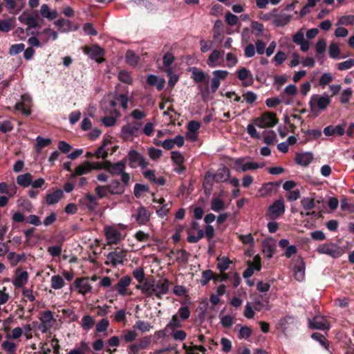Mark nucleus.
<instances>
[{"mask_svg": "<svg viewBox=\"0 0 354 354\" xmlns=\"http://www.w3.org/2000/svg\"><path fill=\"white\" fill-rule=\"evenodd\" d=\"M113 99L116 100V102H119L120 103L121 106L126 109L128 107V102H129V96L127 94L119 93L118 92H115L113 93Z\"/></svg>", "mask_w": 354, "mask_h": 354, "instance_id": "nucleus-33", "label": "nucleus"}, {"mask_svg": "<svg viewBox=\"0 0 354 354\" xmlns=\"http://www.w3.org/2000/svg\"><path fill=\"white\" fill-rule=\"evenodd\" d=\"M149 187L148 185L136 183L134 185L133 194L136 198H140L142 196V192H149Z\"/></svg>", "mask_w": 354, "mask_h": 354, "instance_id": "nucleus-45", "label": "nucleus"}, {"mask_svg": "<svg viewBox=\"0 0 354 354\" xmlns=\"http://www.w3.org/2000/svg\"><path fill=\"white\" fill-rule=\"evenodd\" d=\"M28 279V272L26 271H23L13 280V285L16 288H21L27 283Z\"/></svg>", "mask_w": 354, "mask_h": 354, "instance_id": "nucleus-30", "label": "nucleus"}, {"mask_svg": "<svg viewBox=\"0 0 354 354\" xmlns=\"http://www.w3.org/2000/svg\"><path fill=\"white\" fill-rule=\"evenodd\" d=\"M51 288L55 290L62 288L65 286V281L59 274L54 275L50 279Z\"/></svg>", "mask_w": 354, "mask_h": 354, "instance_id": "nucleus-36", "label": "nucleus"}, {"mask_svg": "<svg viewBox=\"0 0 354 354\" xmlns=\"http://www.w3.org/2000/svg\"><path fill=\"white\" fill-rule=\"evenodd\" d=\"M311 337L319 342V344L326 350L329 351V341L325 337L324 335L319 333H313Z\"/></svg>", "mask_w": 354, "mask_h": 354, "instance_id": "nucleus-35", "label": "nucleus"}, {"mask_svg": "<svg viewBox=\"0 0 354 354\" xmlns=\"http://www.w3.org/2000/svg\"><path fill=\"white\" fill-rule=\"evenodd\" d=\"M317 251L319 254H325L333 258H338L342 255L339 248L334 243H324L319 245Z\"/></svg>", "mask_w": 354, "mask_h": 354, "instance_id": "nucleus-8", "label": "nucleus"}, {"mask_svg": "<svg viewBox=\"0 0 354 354\" xmlns=\"http://www.w3.org/2000/svg\"><path fill=\"white\" fill-rule=\"evenodd\" d=\"M17 205L19 208L24 211L28 212H32V205L30 201L27 199H19L17 201Z\"/></svg>", "mask_w": 354, "mask_h": 354, "instance_id": "nucleus-50", "label": "nucleus"}, {"mask_svg": "<svg viewBox=\"0 0 354 354\" xmlns=\"http://www.w3.org/2000/svg\"><path fill=\"white\" fill-rule=\"evenodd\" d=\"M83 52L87 55L91 59L95 60L96 62L100 64L105 61L103 57L105 51L104 48L100 47L98 44H93L92 46H84L83 48Z\"/></svg>", "mask_w": 354, "mask_h": 354, "instance_id": "nucleus-3", "label": "nucleus"}, {"mask_svg": "<svg viewBox=\"0 0 354 354\" xmlns=\"http://www.w3.org/2000/svg\"><path fill=\"white\" fill-rule=\"evenodd\" d=\"M285 212V205L283 198L275 201L268 209V214L271 219H276Z\"/></svg>", "mask_w": 354, "mask_h": 354, "instance_id": "nucleus-7", "label": "nucleus"}, {"mask_svg": "<svg viewBox=\"0 0 354 354\" xmlns=\"http://www.w3.org/2000/svg\"><path fill=\"white\" fill-rule=\"evenodd\" d=\"M14 126L10 120H5L0 122V131L3 133L10 132L13 130Z\"/></svg>", "mask_w": 354, "mask_h": 354, "instance_id": "nucleus-62", "label": "nucleus"}, {"mask_svg": "<svg viewBox=\"0 0 354 354\" xmlns=\"http://www.w3.org/2000/svg\"><path fill=\"white\" fill-rule=\"evenodd\" d=\"M297 319L294 317L290 315L283 317L279 322L280 328L286 335L290 334L292 331L295 330L297 328Z\"/></svg>", "mask_w": 354, "mask_h": 354, "instance_id": "nucleus-9", "label": "nucleus"}, {"mask_svg": "<svg viewBox=\"0 0 354 354\" xmlns=\"http://www.w3.org/2000/svg\"><path fill=\"white\" fill-rule=\"evenodd\" d=\"M197 232V235L190 234L187 236V241L189 243H198L205 236V232L203 230L200 229Z\"/></svg>", "mask_w": 354, "mask_h": 354, "instance_id": "nucleus-54", "label": "nucleus"}, {"mask_svg": "<svg viewBox=\"0 0 354 354\" xmlns=\"http://www.w3.org/2000/svg\"><path fill=\"white\" fill-rule=\"evenodd\" d=\"M330 103V99L328 94L324 93L323 95H313L310 100L309 104L311 111H313L315 106L319 110H324Z\"/></svg>", "mask_w": 354, "mask_h": 354, "instance_id": "nucleus-6", "label": "nucleus"}, {"mask_svg": "<svg viewBox=\"0 0 354 354\" xmlns=\"http://www.w3.org/2000/svg\"><path fill=\"white\" fill-rule=\"evenodd\" d=\"M294 277L295 279L301 281L305 277V263L301 257H297L293 267Z\"/></svg>", "mask_w": 354, "mask_h": 354, "instance_id": "nucleus-15", "label": "nucleus"}, {"mask_svg": "<svg viewBox=\"0 0 354 354\" xmlns=\"http://www.w3.org/2000/svg\"><path fill=\"white\" fill-rule=\"evenodd\" d=\"M35 16L29 15L26 18L25 24L28 26V28H39L40 25L37 21V18L39 17V15L37 11H35Z\"/></svg>", "mask_w": 354, "mask_h": 354, "instance_id": "nucleus-39", "label": "nucleus"}, {"mask_svg": "<svg viewBox=\"0 0 354 354\" xmlns=\"http://www.w3.org/2000/svg\"><path fill=\"white\" fill-rule=\"evenodd\" d=\"M22 257H24V254L19 255L16 254L15 252H10L8 254L7 259L12 266H15L19 261H21Z\"/></svg>", "mask_w": 354, "mask_h": 354, "instance_id": "nucleus-48", "label": "nucleus"}, {"mask_svg": "<svg viewBox=\"0 0 354 354\" xmlns=\"http://www.w3.org/2000/svg\"><path fill=\"white\" fill-rule=\"evenodd\" d=\"M217 261V268L221 272L228 269L230 263H231L230 260L227 257H218Z\"/></svg>", "mask_w": 354, "mask_h": 354, "instance_id": "nucleus-47", "label": "nucleus"}, {"mask_svg": "<svg viewBox=\"0 0 354 354\" xmlns=\"http://www.w3.org/2000/svg\"><path fill=\"white\" fill-rule=\"evenodd\" d=\"M192 77L195 82L201 83L205 81L206 76L203 71L194 69L192 72Z\"/></svg>", "mask_w": 354, "mask_h": 354, "instance_id": "nucleus-57", "label": "nucleus"}, {"mask_svg": "<svg viewBox=\"0 0 354 354\" xmlns=\"http://www.w3.org/2000/svg\"><path fill=\"white\" fill-rule=\"evenodd\" d=\"M36 141L37 144L35 148L37 153H41L43 148L50 145L52 142L50 138H44L41 136H37Z\"/></svg>", "mask_w": 354, "mask_h": 354, "instance_id": "nucleus-37", "label": "nucleus"}, {"mask_svg": "<svg viewBox=\"0 0 354 354\" xmlns=\"http://www.w3.org/2000/svg\"><path fill=\"white\" fill-rule=\"evenodd\" d=\"M309 324L310 328L318 330H328L330 328L329 324L321 317H314L312 321H310Z\"/></svg>", "mask_w": 354, "mask_h": 354, "instance_id": "nucleus-22", "label": "nucleus"}, {"mask_svg": "<svg viewBox=\"0 0 354 354\" xmlns=\"http://www.w3.org/2000/svg\"><path fill=\"white\" fill-rule=\"evenodd\" d=\"M32 180V176L30 173H26L17 177V183L24 187L30 185Z\"/></svg>", "mask_w": 354, "mask_h": 354, "instance_id": "nucleus-31", "label": "nucleus"}, {"mask_svg": "<svg viewBox=\"0 0 354 354\" xmlns=\"http://www.w3.org/2000/svg\"><path fill=\"white\" fill-rule=\"evenodd\" d=\"M169 281L167 279L159 280L157 283H154L155 292L159 291L160 293L167 294L169 292Z\"/></svg>", "mask_w": 354, "mask_h": 354, "instance_id": "nucleus-32", "label": "nucleus"}, {"mask_svg": "<svg viewBox=\"0 0 354 354\" xmlns=\"http://www.w3.org/2000/svg\"><path fill=\"white\" fill-rule=\"evenodd\" d=\"M224 53L225 52L223 50H213L207 59V64L212 68L217 66H223L222 64H218L217 62L223 57Z\"/></svg>", "mask_w": 354, "mask_h": 354, "instance_id": "nucleus-19", "label": "nucleus"}, {"mask_svg": "<svg viewBox=\"0 0 354 354\" xmlns=\"http://www.w3.org/2000/svg\"><path fill=\"white\" fill-rule=\"evenodd\" d=\"M230 176V169L226 167H223L217 170L214 178L216 182H225L228 180Z\"/></svg>", "mask_w": 354, "mask_h": 354, "instance_id": "nucleus-26", "label": "nucleus"}, {"mask_svg": "<svg viewBox=\"0 0 354 354\" xmlns=\"http://www.w3.org/2000/svg\"><path fill=\"white\" fill-rule=\"evenodd\" d=\"M353 66H354V59H350L337 64V68L339 71L348 70L351 68Z\"/></svg>", "mask_w": 354, "mask_h": 354, "instance_id": "nucleus-64", "label": "nucleus"}, {"mask_svg": "<svg viewBox=\"0 0 354 354\" xmlns=\"http://www.w3.org/2000/svg\"><path fill=\"white\" fill-rule=\"evenodd\" d=\"M133 276L140 283L145 280V272L142 268H136L133 271Z\"/></svg>", "mask_w": 354, "mask_h": 354, "instance_id": "nucleus-61", "label": "nucleus"}, {"mask_svg": "<svg viewBox=\"0 0 354 354\" xmlns=\"http://www.w3.org/2000/svg\"><path fill=\"white\" fill-rule=\"evenodd\" d=\"M127 256V250L117 248L114 251L109 252L107 256L106 265L111 264L113 267L124 264V259Z\"/></svg>", "mask_w": 354, "mask_h": 354, "instance_id": "nucleus-4", "label": "nucleus"}, {"mask_svg": "<svg viewBox=\"0 0 354 354\" xmlns=\"http://www.w3.org/2000/svg\"><path fill=\"white\" fill-rule=\"evenodd\" d=\"M118 80L123 83L130 85L133 84V77H131L130 73L126 70H121L118 73Z\"/></svg>", "mask_w": 354, "mask_h": 354, "instance_id": "nucleus-40", "label": "nucleus"}, {"mask_svg": "<svg viewBox=\"0 0 354 354\" xmlns=\"http://www.w3.org/2000/svg\"><path fill=\"white\" fill-rule=\"evenodd\" d=\"M94 324V319L91 315H84L82 319L81 326L82 328L86 331L90 330L93 326Z\"/></svg>", "mask_w": 354, "mask_h": 354, "instance_id": "nucleus-42", "label": "nucleus"}, {"mask_svg": "<svg viewBox=\"0 0 354 354\" xmlns=\"http://www.w3.org/2000/svg\"><path fill=\"white\" fill-rule=\"evenodd\" d=\"M234 165L236 169L241 168L243 171L256 169L259 167V165L257 163L253 162L243 164V159L241 158L236 159L234 160Z\"/></svg>", "mask_w": 354, "mask_h": 354, "instance_id": "nucleus-24", "label": "nucleus"}, {"mask_svg": "<svg viewBox=\"0 0 354 354\" xmlns=\"http://www.w3.org/2000/svg\"><path fill=\"white\" fill-rule=\"evenodd\" d=\"M40 14L43 17L46 18L50 21L55 19L57 17V10H50L48 5L47 4H43L41 6Z\"/></svg>", "mask_w": 354, "mask_h": 354, "instance_id": "nucleus-27", "label": "nucleus"}, {"mask_svg": "<svg viewBox=\"0 0 354 354\" xmlns=\"http://www.w3.org/2000/svg\"><path fill=\"white\" fill-rule=\"evenodd\" d=\"M55 24L61 32H68L71 30V23L64 19H59L55 22Z\"/></svg>", "mask_w": 354, "mask_h": 354, "instance_id": "nucleus-34", "label": "nucleus"}, {"mask_svg": "<svg viewBox=\"0 0 354 354\" xmlns=\"http://www.w3.org/2000/svg\"><path fill=\"white\" fill-rule=\"evenodd\" d=\"M313 160V154L311 152L297 153L295 162L302 167L308 166Z\"/></svg>", "mask_w": 354, "mask_h": 354, "instance_id": "nucleus-17", "label": "nucleus"}, {"mask_svg": "<svg viewBox=\"0 0 354 354\" xmlns=\"http://www.w3.org/2000/svg\"><path fill=\"white\" fill-rule=\"evenodd\" d=\"M290 15H279L276 19H274L273 24L277 26H284L290 22Z\"/></svg>", "mask_w": 354, "mask_h": 354, "instance_id": "nucleus-41", "label": "nucleus"}, {"mask_svg": "<svg viewBox=\"0 0 354 354\" xmlns=\"http://www.w3.org/2000/svg\"><path fill=\"white\" fill-rule=\"evenodd\" d=\"M276 250V243L272 239H267L262 243V251L268 259H271Z\"/></svg>", "mask_w": 354, "mask_h": 354, "instance_id": "nucleus-18", "label": "nucleus"}, {"mask_svg": "<svg viewBox=\"0 0 354 354\" xmlns=\"http://www.w3.org/2000/svg\"><path fill=\"white\" fill-rule=\"evenodd\" d=\"M25 49V44L23 43L12 44L9 49V55L11 56L16 55Z\"/></svg>", "mask_w": 354, "mask_h": 354, "instance_id": "nucleus-51", "label": "nucleus"}, {"mask_svg": "<svg viewBox=\"0 0 354 354\" xmlns=\"http://www.w3.org/2000/svg\"><path fill=\"white\" fill-rule=\"evenodd\" d=\"M190 313V310L187 306H181L178 310V316H179L183 321L188 319Z\"/></svg>", "mask_w": 354, "mask_h": 354, "instance_id": "nucleus-58", "label": "nucleus"}, {"mask_svg": "<svg viewBox=\"0 0 354 354\" xmlns=\"http://www.w3.org/2000/svg\"><path fill=\"white\" fill-rule=\"evenodd\" d=\"M131 282V278L129 275H125L121 277L117 284L114 286L119 295L124 296L127 295V288Z\"/></svg>", "mask_w": 354, "mask_h": 354, "instance_id": "nucleus-16", "label": "nucleus"}, {"mask_svg": "<svg viewBox=\"0 0 354 354\" xmlns=\"http://www.w3.org/2000/svg\"><path fill=\"white\" fill-rule=\"evenodd\" d=\"M337 24L344 25V26L354 25V16L353 15L342 16L338 20Z\"/></svg>", "mask_w": 354, "mask_h": 354, "instance_id": "nucleus-60", "label": "nucleus"}, {"mask_svg": "<svg viewBox=\"0 0 354 354\" xmlns=\"http://www.w3.org/2000/svg\"><path fill=\"white\" fill-rule=\"evenodd\" d=\"M125 158L126 160H129V166L132 169H135L138 167L144 169L149 165V162L146 160V158L136 150H130Z\"/></svg>", "mask_w": 354, "mask_h": 354, "instance_id": "nucleus-2", "label": "nucleus"}, {"mask_svg": "<svg viewBox=\"0 0 354 354\" xmlns=\"http://www.w3.org/2000/svg\"><path fill=\"white\" fill-rule=\"evenodd\" d=\"M106 171L112 175H120L126 168V158L112 163L109 160H106Z\"/></svg>", "mask_w": 354, "mask_h": 354, "instance_id": "nucleus-12", "label": "nucleus"}, {"mask_svg": "<svg viewBox=\"0 0 354 354\" xmlns=\"http://www.w3.org/2000/svg\"><path fill=\"white\" fill-rule=\"evenodd\" d=\"M73 286L78 289V292L82 295H86L90 292H91L92 286L89 283V278L88 277H78L77 278L74 283Z\"/></svg>", "mask_w": 354, "mask_h": 354, "instance_id": "nucleus-11", "label": "nucleus"}, {"mask_svg": "<svg viewBox=\"0 0 354 354\" xmlns=\"http://www.w3.org/2000/svg\"><path fill=\"white\" fill-rule=\"evenodd\" d=\"M167 328L174 330L176 328H178L182 327V324L180 320L178 318V315H174L171 317L170 322L166 326Z\"/></svg>", "mask_w": 354, "mask_h": 354, "instance_id": "nucleus-46", "label": "nucleus"}, {"mask_svg": "<svg viewBox=\"0 0 354 354\" xmlns=\"http://www.w3.org/2000/svg\"><path fill=\"white\" fill-rule=\"evenodd\" d=\"M301 204L303 208L308 212H310L315 207V201L314 198L309 197H304L301 201Z\"/></svg>", "mask_w": 354, "mask_h": 354, "instance_id": "nucleus-43", "label": "nucleus"}, {"mask_svg": "<svg viewBox=\"0 0 354 354\" xmlns=\"http://www.w3.org/2000/svg\"><path fill=\"white\" fill-rule=\"evenodd\" d=\"M136 288L140 290L142 293L145 294L147 297H151L153 295L155 292L154 289V281L151 283L148 280L145 279L142 284H138L136 286Z\"/></svg>", "mask_w": 354, "mask_h": 354, "instance_id": "nucleus-20", "label": "nucleus"}, {"mask_svg": "<svg viewBox=\"0 0 354 354\" xmlns=\"http://www.w3.org/2000/svg\"><path fill=\"white\" fill-rule=\"evenodd\" d=\"M211 209L216 212L223 210L225 209L224 201L218 197L213 198L211 201Z\"/></svg>", "mask_w": 354, "mask_h": 354, "instance_id": "nucleus-38", "label": "nucleus"}, {"mask_svg": "<svg viewBox=\"0 0 354 354\" xmlns=\"http://www.w3.org/2000/svg\"><path fill=\"white\" fill-rule=\"evenodd\" d=\"M15 109L21 111V113L26 116H28L31 114L30 107H28V106L22 102H17L15 106Z\"/></svg>", "mask_w": 354, "mask_h": 354, "instance_id": "nucleus-49", "label": "nucleus"}, {"mask_svg": "<svg viewBox=\"0 0 354 354\" xmlns=\"http://www.w3.org/2000/svg\"><path fill=\"white\" fill-rule=\"evenodd\" d=\"M16 26L15 18L0 20V32H8Z\"/></svg>", "mask_w": 354, "mask_h": 354, "instance_id": "nucleus-29", "label": "nucleus"}, {"mask_svg": "<svg viewBox=\"0 0 354 354\" xmlns=\"http://www.w3.org/2000/svg\"><path fill=\"white\" fill-rule=\"evenodd\" d=\"M109 326V322L107 319H102L95 326V330L97 333L104 332L107 330Z\"/></svg>", "mask_w": 354, "mask_h": 354, "instance_id": "nucleus-59", "label": "nucleus"}, {"mask_svg": "<svg viewBox=\"0 0 354 354\" xmlns=\"http://www.w3.org/2000/svg\"><path fill=\"white\" fill-rule=\"evenodd\" d=\"M329 56L333 59H336L339 57L340 50L339 46L336 43H331L328 48Z\"/></svg>", "mask_w": 354, "mask_h": 354, "instance_id": "nucleus-53", "label": "nucleus"}, {"mask_svg": "<svg viewBox=\"0 0 354 354\" xmlns=\"http://www.w3.org/2000/svg\"><path fill=\"white\" fill-rule=\"evenodd\" d=\"M251 335V328L248 326H244L241 327L238 337L239 339H248Z\"/></svg>", "mask_w": 354, "mask_h": 354, "instance_id": "nucleus-63", "label": "nucleus"}, {"mask_svg": "<svg viewBox=\"0 0 354 354\" xmlns=\"http://www.w3.org/2000/svg\"><path fill=\"white\" fill-rule=\"evenodd\" d=\"M64 197V192L62 189H57L53 193L46 195V203L48 205L57 203Z\"/></svg>", "mask_w": 354, "mask_h": 354, "instance_id": "nucleus-21", "label": "nucleus"}, {"mask_svg": "<svg viewBox=\"0 0 354 354\" xmlns=\"http://www.w3.org/2000/svg\"><path fill=\"white\" fill-rule=\"evenodd\" d=\"M106 188L111 194H122L124 192V187L118 180H112L111 183L106 185Z\"/></svg>", "mask_w": 354, "mask_h": 354, "instance_id": "nucleus-25", "label": "nucleus"}, {"mask_svg": "<svg viewBox=\"0 0 354 354\" xmlns=\"http://www.w3.org/2000/svg\"><path fill=\"white\" fill-rule=\"evenodd\" d=\"M125 61L131 66L135 68L138 66L140 57L131 50H128L125 54Z\"/></svg>", "mask_w": 354, "mask_h": 354, "instance_id": "nucleus-28", "label": "nucleus"}, {"mask_svg": "<svg viewBox=\"0 0 354 354\" xmlns=\"http://www.w3.org/2000/svg\"><path fill=\"white\" fill-rule=\"evenodd\" d=\"M236 75L239 80L242 81L244 87L252 86L254 83V78L252 73L246 68L243 67L236 71Z\"/></svg>", "mask_w": 354, "mask_h": 354, "instance_id": "nucleus-13", "label": "nucleus"}, {"mask_svg": "<svg viewBox=\"0 0 354 354\" xmlns=\"http://www.w3.org/2000/svg\"><path fill=\"white\" fill-rule=\"evenodd\" d=\"M251 28L252 32L254 33L256 36H261L264 30L263 25L255 21L251 23Z\"/></svg>", "mask_w": 354, "mask_h": 354, "instance_id": "nucleus-52", "label": "nucleus"}, {"mask_svg": "<svg viewBox=\"0 0 354 354\" xmlns=\"http://www.w3.org/2000/svg\"><path fill=\"white\" fill-rule=\"evenodd\" d=\"M133 328L142 332H147L150 330L151 326L149 322L139 320L136 322V324L133 326Z\"/></svg>", "mask_w": 354, "mask_h": 354, "instance_id": "nucleus-55", "label": "nucleus"}, {"mask_svg": "<svg viewBox=\"0 0 354 354\" xmlns=\"http://www.w3.org/2000/svg\"><path fill=\"white\" fill-rule=\"evenodd\" d=\"M105 236L108 245L118 244L122 240V234L112 227L105 228Z\"/></svg>", "mask_w": 354, "mask_h": 354, "instance_id": "nucleus-14", "label": "nucleus"}, {"mask_svg": "<svg viewBox=\"0 0 354 354\" xmlns=\"http://www.w3.org/2000/svg\"><path fill=\"white\" fill-rule=\"evenodd\" d=\"M214 273L211 270H206L202 273V278L200 281L202 286H206L210 280L214 281Z\"/></svg>", "mask_w": 354, "mask_h": 354, "instance_id": "nucleus-44", "label": "nucleus"}, {"mask_svg": "<svg viewBox=\"0 0 354 354\" xmlns=\"http://www.w3.org/2000/svg\"><path fill=\"white\" fill-rule=\"evenodd\" d=\"M253 123L260 128H270L278 123V119L275 113L265 111L260 117L254 118Z\"/></svg>", "mask_w": 354, "mask_h": 354, "instance_id": "nucleus-1", "label": "nucleus"}, {"mask_svg": "<svg viewBox=\"0 0 354 354\" xmlns=\"http://www.w3.org/2000/svg\"><path fill=\"white\" fill-rule=\"evenodd\" d=\"M150 212L144 206H140L135 214H132L139 225H146L150 218Z\"/></svg>", "mask_w": 354, "mask_h": 354, "instance_id": "nucleus-10", "label": "nucleus"}, {"mask_svg": "<svg viewBox=\"0 0 354 354\" xmlns=\"http://www.w3.org/2000/svg\"><path fill=\"white\" fill-rule=\"evenodd\" d=\"M171 160L174 162L175 165H182L185 162V158L183 154L178 151H174L171 152Z\"/></svg>", "mask_w": 354, "mask_h": 354, "instance_id": "nucleus-56", "label": "nucleus"}, {"mask_svg": "<svg viewBox=\"0 0 354 354\" xmlns=\"http://www.w3.org/2000/svg\"><path fill=\"white\" fill-rule=\"evenodd\" d=\"M91 171H92V168H91V162L85 161L84 164H82L75 168V171L71 175L70 178H74L77 176L89 173Z\"/></svg>", "mask_w": 354, "mask_h": 354, "instance_id": "nucleus-23", "label": "nucleus"}, {"mask_svg": "<svg viewBox=\"0 0 354 354\" xmlns=\"http://www.w3.org/2000/svg\"><path fill=\"white\" fill-rule=\"evenodd\" d=\"M142 123L132 122L123 126L121 129V136L124 140H129L133 136H138Z\"/></svg>", "mask_w": 354, "mask_h": 354, "instance_id": "nucleus-5", "label": "nucleus"}]
</instances>
